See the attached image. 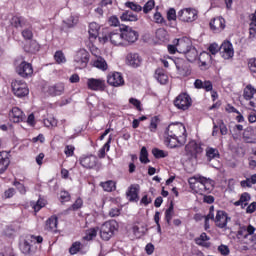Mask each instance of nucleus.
I'll use <instances>...</instances> for the list:
<instances>
[{"label":"nucleus","mask_w":256,"mask_h":256,"mask_svg":"<svg viewBox=\"0 0 256 256\" xmlns=\"http://www.w3.org/2000/svg\"><path fill=\"white\" fill-rule=\"evenodd\" d=\"M164 142L170 149H175L179 145H185L187 142V130L181 122H174L168 125L164 130Z\"/></svg>","instance_id":"f257e3e1"},{"label":"nucleus","mask_w":256,"mask_h":256,"mask_svg":"<svg viewBox=\"0 0 256 256\" xmlns=\"http://www.w3.org/2000/svg\"><path fill=\"white\" fill-rule=\"evenodd\" d=\"M188 183L192 191L203 195V193H209L213 190L214 182L211 179H207L203 176H194L188 179Z\"/></svg>","instance_id":"f03ea898"},{"label":"nucleus","mask_w":256,"mask_h":256,"mask_svg":"<svg viewBox=\"0 0 256 256\" xmlns=\"http://www.w3.org/2000/svg\"><path fill=\"white\" fill-rule=\"evenodd\" d=\"M237 239H240L241 241H245V239H248V241H245L246 245L256 243L255 228L253 227V225L240 226L237 232Z\"/></svg>","instance_id":"7ed1b4c3"},{"label":"nucleus","mask_w":256,"mask_h":256,"mask_svg":"<svg viewBox=\"0 0 256 256\" xmlns=\"http://www.w3.org/2000/svg\"><path fill=\"white\" fill-rule=\"evenodd\" d=\"M100 43H107L110 41L112 45H125L124 38H123V31L119 32H110L109 34H103L99 36Z\"/></svg>","instance_id":"20e7f679"},{"label":"nucleus","mask_w":256,"mask_h":256,"mask_svg":"<svg viewBox=\"0 0 256 256\" xmlns=\"http://www.w3.org/2000/svg\"><path fill=\"white\" fill-rule=\"evenodd\" d=\"M199 12L195 10V8H184L178 11V19L182 21V23H193V21H197Z\"/></svg>","instance_id":"39448f33"},{"label":"nucleus","mask_w":256,"mask_h":256,"mask_svg":"<svg viewBox=\"0 0 256 256\" xmlns=\"http://www.w3.org/2000/svg\"><path fill=\"white\" fill-rule=\"evenodd\" d=\"M117 230V222L116 221H108L102 224L100 228V237L103 241H109L111 237L115 234Z\"/></svg>","instance_id":"423d86ee"},{"label":"nucleus","mask_w":256,"mask_h":256,"mask_svg":"<svg viewBox=\"0 0 256 256\" xmlns=\"http://www.w3.org/2000/svg\"><path fill=\"white\" fill-rule=\"evenodd\" d=\"M11 88L16 97L22 98L29 95V87H27V83H25V81L14 80L11 83Z\"/></svg>","instance_id":"0eeeda50"},{"label":"nucleus","mask_w":256,"mask_h":256,"mask_svg":"<svg viewBox=\"0 0 256 256\" xmlns=\"http://www.w3.org/2000/svg\"><path fill=\"white\" fill-rule=\"evenodd\" d=\"M174 105L177 109H180V111H187V109L193 105V100L189 94L181 93L175 98Z\"/></svg>","instance_id":"6e6552de"},{"label":"nucleus","mask_w":256,"mask_h":256,"mask_svg":"<svg viewBox=\"0 0 256 256\" xmlns=\"http://www.w3.org/2000/svg\"><path fill=\"white\" fill-rule=\"evenodd\" d=\"M185 151L187 159H189V161H193V159H197V155H199V153H203V148L201 145L197 144V142L190 141L185 146Z\"/></svg>","instance_id":"1a4fd4ad"},{"label":"nucleus","mask_w":256,"mask_h":256,"mask_svg":"<svg viewBox=\"0 0 256 256\" xmlns=\"http://www.w3.org/2000/svg\"><path fill=\"white\" fill-rule=\"evenodd\" d=\"M74 62L79 69H85L89 63V52L85 49L78 50L74 56Z\"/></svg>","instance_id":"9d476101"},{"label":"nucleus","mask_w":256,"mask_h":256,"mask_svg":"<svg viewBox=\"0 0 256 256\" xmlns=\"http://www.w3.org/2000/svg\"><path fill=\"white\" fill-rule=\"evenodd\" d=\"M86 85L90 91H105L106 84L103 78H88Z\"/></svg>","instance_id":"9b49d317"},{"label":"nucleus","mask_w":256,"mask_h":256,"mask_svg":"<svg viewBox=\"0 0 256 256\" xmlns=\"http://www.w3.org/2000/svg\"><path fill=\"white\" fill-rule=\"evenodd\" d=\"M16 73H18L20 77L27 79V77H31V75H33V66L31 63L23 61L16 68Z\"/></svg>","instance_id":"f8f14e48"},{"label":"nucleus","mask_w":256,"mask_h":256,"mask_svg":"<svg viewBox=\"0 0 256 256\" xmlns=\"http://www.w3.org/2000/svg\"><path fill=\"white\" fill-rule=\"evenodd\" d=\"M122 37L125 43H135L137 39H139V33L133 30L131 27L126 26L124 30H122Z\"/></svg>","instance_id":"ddd939ff"},{"label":"nucleus","mask_w":256,"mask_h":256,"mask_svg":"<svg viewBox=\"0 0 256 256\" xmlns=\"http://www.w3.org/2000/svg\"><path fill=\"white\" fill-rule=\"evenodd\" d=\"M126 65L132 67L133 69H137V67H141V63H143V58L139 56L138 53H129L126 55Z\"/></svg>","instance_id":"4468645a"},{"label":"nucleus","mask_w":256,"mask_h":256,"mask_svg":"<svg viewBox=\"0 0 256 256\" xmlns=\"http://www.w3.org/2000/svg\"><path fill=\"white\" fill-rule=\"evenodd\" d=\"M107 83H109L112 87H121L125 85V80L123 79V75L119 72L111 73L107 78Z\"/></svg>","instance_id":"2eb2a0df"},{"label":"nucleus","mask_w":256,"mask_h":256,"mask_svg":"<svg viewBox=\"0 0 256 256\" xmlns=\"http://www.w3.org/2000/svg\"><path fill=\"white\" fill-rule=\"evenodd\" d=\"M214 221L216 223V227H219V229H225V227H227V223L231 221V218L227 217L225 211L220 210L217 212Z\"/></svg>","instance_id":"dca6fc26"},{"label":"nucleus","mask_w":256,"mask_h":256,"mask_svg":"<svg viewBox=\"0 0 256 256\" xmlns=\"http://www.w3.org/2000/svg\"><path fill=\"white\" fill-rule=\"evenodd\" d=\"M9 119L13 123H21L25 121V113L19 107H13L9 112Z\"/></svg>","instance_id":"f3484780"},{"label":"nucleus","mask_w":256,"mask_h":256,"mask_svg":"<svg viewBox=\"0 0 256 256\" xmlns=\"http://www.w3.org/2000/svg\"><path fill=\"white\" fill-rule=\"evenodd\" d=\"M210 29L213 33H221L225 29V18L216 17L210 21Z\"/></svg>","instance_id":"a211bd4d"},{"label":"nucleus","mask_w":256,"mask_h":256,"mask_svg":"<svg viewBox=\"0 0 256 256\" xmlns=\"http://www.w3.org/2000/svg\"><path fill=\"white\" fill-rule=\"evenodd\" d=\"M173 43L177 46L178 53H187V50L191 48V42L187 38L175 39Z\"/></svg>","instance_id":"6ab92c4d"},{"label":"nucleus","mask_w":256,"mask_h":256,"mask_svg":"<svg viewBox=\"0 0 256 256\" xmlns=\"http://www.w3.org/2000/svg\"><path fill=\"white\" fill-rule=\"evenodd\" d=\"M220 53L223 59H231V57H233V55L235 54L233 50V44H231V42L229 41L222 43V45L220 46Z\"/></svg>","instance_id":"aec40b11"},{"label":"nucleus","mask_w":256,"mask_h":256,"mask_svg":"<svg viewBox=\"0 0 256 256\" xmlns=\"http://www.w3.org/2000/svg\"><path fill=\"white\" fill-rule=\"evenodd\" d=\"M175 65L178 74L182 77H189V75H191V68H189V65L184 60H176Z\"/></svg>","instance_id":"412c9836"},{"label":"nucleus","mask_w":256,"mask_h":256,"mask_svg":"<svg viewBox=\"0 0 256 256\" xmlns=\"http://www.w3.org/2000/svg\"><path fill=\"white\" fill-rule=\"evenodd\" d=\"M97 161L96 156H84L80 159V165L85 169H95V167H97Z\"/></svg>","instance_id":"4be33fe9"},{"label":"nucleus","mask_w":256,"mask_h":256,"mask_svg":"<svg viewBox=\"0 0 256 256\" xmlns=\"http://www.w3.org/2000/svg\"><path fill=\"white\" fill-rule=\"evenodd\" d=\"M65 92V84L57 83L52 86H49L48 93L52 95V97H57L58 95H63Z\"/></svg>","instance_id":"5701e85b"},{"label":"nucleus","mask_w":256,"mask_h":256,"mask_svg":"<svg viewBox=\"0 0 256 256\" xmlns=\"http://www.w3.org/2000/svg\"><path fill=\"white\" fill-rule=\"evenodd\" d=\"M126 195L129 201H139V184H132L128 188Z\"/></svg>","instance_id":"b1692460"},{"label":"nucleus","mask_w":256,"mask_h":256,"mask_svg":"<svg viewBox=\"0 0 256 256\" xmlns=\"http://www.w3.org/2000/svg\"><path fill=\"white\" fill-rule=\"evenodd\" d=\"M154 77L161 85H166V83L169 81V76L163 68H157Z\"/></svg>","instance_id":"393cba45"},{"label":"nucleus","mask_w":256,"mask_h":256,"mask_svg":"<svg viewBox=\"0 0 256 256\" xmlns=\"http://www.w3.org/2000/svg\"><path fill=\"white\" fill-rule=\"evenodd\" d=\"M211 238L207 236V233L203 232L200 237L195 238L196 245H199L200 247H205L206 249H209L211 247V242L209 241Z\"/></svg>","instance_id":"a878e982"},{"label":"nucleus","mask_w":256,"mask_h":256,"mask_svg":"<svg viewBox=\"0 0 256 256\" xmlns=\"http://www.w3.org/2000/svg\"><path fill=\"white\" fill-rule=\"evenodd\" d=\"M195 89H205V91H213V84L211 81H204L201 79H196L194 82Z\"/></svg>","instance_id":"bb28decb"},{"label":"nucleus","mask_w":256,"mask_h":256,"mask_svg":"<svg viewBox=\"0 0 256 256\" xmlns=\"http://www.w3.org/2000/svg\"><path fill=\"white\" fill-rule=\"evenodd\" d=\"M221 155L219 154V150L217 148L213 147H207L206 148V159L207 161L211 162L213 159H219Z\"/></svg>","instance_id":"cd10ccee"},{"label":"nucleus","mask_w":256,"mask_h":256,"mask_svg":"<svg viewBox=\"0 0 256 256\" xmlns=\"http://www.w3.org/2000/svg\"><path fill=\"white\" fill-rule=\"evenodd\" d=\"M11 25L16 27V29L27 27V20L23 17L14 16L11 19Z\"/></svg>","instance_id":"c85d7f7f"},{"label":"nucleus","mask_w":256,"mask_h":256,"mask_svg":"<svg viewBox=\"0 0 256 256\" xmlns=\"http://www.w3.org/2000/svg\"><path fill=\"white\" fill-rule=\"evenodd\" d=\"M89 39H97L99 37V24L92 22L89 24Z\"/></svg>","instance_id":"c756f323"},{"label":"nucleus","mask_w":256,"mask_h":256,"mask_svg":"<svg viewBox=\"0 0 256 256\" xmlns=\"http://www.w3.org/2000/svg\"><path fill=\"white\" fill-rule=\"evenodd\" d=\"M248 201H251V195H249V193L247 192H244L241 195L240 199L234 203V205L236 207H239V205H241V207H247Z\"/></svg>","instance_id":"7c9ffc66"},{"label":"nucleus","mask_w":256,"mask_h":256,"mask_svg":"<svg viewBox=\"0 0 256 256\" xmlns=\"http://www.w3.org/2000/svg\"><path fill=\"white\" fill-rule=\"evenodd\" d=\"M255 95V88L249 84L244 88L243 97L246 99V101H251L253 99V96Z\"/></svg>","instance_id":"2f4dec72"},{"label":"nucleus","mask_w":256,"mask_h":256,"mask_svg":"<svg viewBox=\"0 0 256 256\" xmlns=\"http://www.w3.org/2000/svg\"><path fill=\"white\" fill-rule=\"evenodd\" d=\"M46 231H56L57 229V217L52 216L46 221Z\"/></svg>","instance_id":"473e14b6"},{"label":"nucleus","mask_w":256,"mask_h":256,"mask_svg":"<svg viewBox=\"0 0 256 256\" xmlns=\"http://www.w3.org/2000/svg\"><path fill=\"white\" fill-rule=\"evenodd\" d=\"M9 167V158L3 157V153L0 152V175L7 171Z\"/></svg>","instance_id":"72a5a7b5"},{"label":"nucleus","mask_w":256,"mask_h":256,"mask_svg":"<svg viewBox=\"0 0 256 256\" xmlns=\"http://www.w3.org/2000/svg\"><path fill=\"white\" fill-rule=\"evenodd\" d=\"M121 21H137L139 18L137 14H133L131 11H126L120 16Z\"/></svg>","instance_id":"f704fd0d"},{"label":"nucleus","mask_w":256,"mask_h":256,"mask_svg":"<svg viewBox=\"0 0 256 256\" xmlns=\"http://www.w3.org/2000/svg\"><path fill=\"white\" fill-rule=\"evenodd\" d=\"M93 65L97 69H101V71H107V61H105V59L102 57H98L96 60H94Z\"/></svg>","instance_id":"c9c22d12"},{"label":"nucleus","mask_w":256,"mask_h":256,"mask_svg":"<svg viewBox=\"0 0 256 256\" xmlns=\"http://www.w3.org/2000/svg\"><path fill=\"white\" fill-rule=\"evenodd\" d=\"M97 237V229L96 228H91L86 230L85 235L83 236V239L85 241H93Z\"/></svg>","instance_id":"e433bc0d"},{"label":"nucleus","mask_w":256,"mask_h":256,"mask_svg":"<svg viewBox=\"0 0 256 256\" xmlns=\"http://www.w3.org/2000/svg\"><path fill=\"white\" fill-rule=\"evenodd\" d=\"M186 55V59L193 63L197 59V49L195 48H190L187 50V52L184 53Z\"/></svg>","instance_id":"4c0bfd02"},{"label":"nucleus","mask_w":256,"mask_h":256,"mask_svg":"<svg viewBox=\"0 0 256 256\" xmlns=\"http://www.w3.org/2000/svg\"><path fill=\"white\" fill-rule=\"evenodd\" d=\"M101 187H102V189H104V191L111 193V191H115V182L111 181V180L102 182Z\"/></svg>","instance_id":"58836bf2"},{"label":"nucleus","mask_w":256,"mask_h":256,"mask_svg":"<svg viewBox=\"0 0 256 256\" xmlns=\"http://www.w3.org/2000/svg\"><path fill=\"white\" fill-rule=\"evenodd\" d=\"M64 23L65 25H67V27H75V25L79 23V18L77 16L71 15L70 17L64 20Z\"/></svg>","instance_id":"ea45409f"},{"label":"nucleus","mask_w":256,"mask_h":256,"mask_svg":"<svg viewBox=\"0 0 256 256\" xmlns=\"http://www.w3.org/2000/svg\"><path fill=\"white\" fill-rule=\"evenodd\" d=\"M132 231L136 237H143V235H145V231H147V228H145V226H133Z\"/></svg>","instance_id":"a19ab883"},{"label":"nucleus","mask_w":256,"mask_h":256,"mask_svg":"<svg viewBox=\"0 0 256 256\" xmlns=\"http://www.w3.org/2000/svg\"><path fill=\"white\" fill-rule=\"evenodd\" d=\"M199 61L201 65L205 66L209 61H211V54L209 52H202L199 56Z\"/></svg>","instance_id":"79ce46f5"},{"label":"nucleus","mask_w":256,"mask_h":256,"mask_svg":"<svg viewBox=\"0 0 256 256\" xmlns=\"http://www.w3.org/2000/svg\"><path fill=\"white\" fill-rule=\"evenodd\" d=\"M156 37L159 41H167L168 33L165 28H160L156 31Z\"/></svg>","instance_id":"37998d69"},{"label":"nucleus","mask_w":256,"mask_h":256,"mask_svg":"<svg viewBox=\"0 0 256 256\" xmlns=\"http://www.w3.org/2000/svg\"><path fill=\"white\" fill-rule=\"evenodd\" d=\"M165 219L168 225H171V220L173 219V203L170 204L169 208L165 212Z\"/></svg>","instance_id":"c03bdc74"},{"label":"nucleus","mask_w":256,"mask_h":256,"mask_svg":"<svg viewBox=\"0 0 256 256\" xmlns=\"http://www.w3.org/2000/svg\"><path fill=\"white\" fill-rule=\"evenodd\" d=\"M140 161L141 163H149V153L146 147H142L140 151Z\"/></svg>","instance_id":"a18cd8bd"},{"label":"nucleus","mask_w":256,"mask_h":256,"mask_svg":"<svg viewBox=\"0 0 256 256\" xmlns=\"http://www.w3.org/2000/svg\"><path fill=\"white\" fill-rule=\"evenodd\" d=\"M126 7H128L132 11H135L136 13L143 11V7L135 2H126Z\"/></svg>","instance_id":"49530a36"},{"label":"nucleus","mask_w":256,"mask_h":256,"mask_svg":"<svg viewBox=\"0 0 256 256\" xmlns=\"http://www.w3.org/2000/svg\"><path fill=\"white\" fill-rule=\"evenodd\" d=\"M81 251V242H74L69 249L70 255H77Z\"/></svg>","instance_id":"de8ad7c7"},{"label":"nucleus","mask_w":256,"mask_h":256,"mask_svg":"<svg viewBox=\"0 0 256 256\" xmlns=\"http://www.w3.org/2000/svg\"><path fill=\"white\" fill-rule=\"evenodd\" d=\"M159 125V118L157 116H154L151 118L149 129L152 133H155L157 131V126Z\"/></svg>","instance_id":"09e8293b"},{"label":"nucleus","mask_w":256,"mask_h":256,"mask_svg":"<svg viewBox=\"0 0 256 256\" xmlns=\"http://www.w3.org/2000/svg\"><path fill=\"white\" fill-rule=\"evenodd\" d=\"M208 51H209V53H211V55H217V53H219V51H221V46H219V44H217V43H212L208 47Z\"/></svg>","instance_id":"8fccbe9b"},{"label":"nucleus","mask_w":256,"mask_h":256,"mask_svg":"<svg viewBox=\"0 0 256 256\" xmlns=\"http://www.w3.org/2000/svg\"><path fill=\"white\" fill-rule=\"evenodd\" d=\"M54 59L58 64L65 63V61H67L65 59V54H63L62 51H57L54 55Z\"/></svg>","instance_id":"3c124183"},{"label":"nucleus","mask_w":256,"mask_h":256,"mask_svg":"<svg viewBox=\"0 0 256 256\" xmlns=\"http://www.w3.org/2000/svg\"><path fill=\"white\" fill-rule=\"evenodd\" d=\"M155 8V1L154 0H149L143 7V12L145 14L149 13L150 11H153Z\"/></svg>","instance_id":"603ef678"},{"label":"nucleus","mask_w":256,"mask_h":256,"mask_svg":"<svg viewBox=\"0 0 256 256\" xmlns=\"http://www.w3.org/2000/svg\"><path fill=\"white\" fill-rule=\"evenodd\" d=\"M46 202L43 199H39L35 204H33V209L35 211V213L41 211V209H43V207H45Z\"/></svg>","instance_id":"864d4df0"},{"label":"nucleus","mask_w":256,"mask_h":256,"mask_svg":"<svg viewBox=\"0 0 256 256\" xmlns=\"http://www.w3.org/2000/svg\"><path fill=\"white\" fill-rule=\"evenodd\" d=\"M83 207V200L81 198H77L75 203L69 208L70 211H77V209H81Z\"/></svg>","instance_id":"5fc2aeb1"},{"label":"nucleus","mask_w":256,"mask_h":256,"mask_svg":"<svg viewBox=\"0 0 256 256\" xmlns=\"http://www.w3.org/2000/svg\"><path fill=\"white\" fill-rule=\"evenodd\" d=\"M152 154L154 155V157H156V159H163L164 157H167V154L165 153V151L159 150L157 148H154L152 150Z\"/></svg>","instance_id":"6e6d98bb"},{"label":"nucleus","mask_w":256,"mask_h":256,"mask_svg":"<svg viewBox=\"0 0 256 256\" xmlns=\"http://www.w3.org/2000/svg\"><path fill=\"white\" fill-rule=\"evenodd\" d=\"M218 251L223 256H227L231 253V250L229 249V246H227L225 244H222V245L218 246Z\"/></svg>","instance_id":"4d7b16f0"},{"label":"nucleus","mask_w":256,"mask_h":256,"mask_svg":"<svg viewBox=\"0 0 256 256\" xmlns=\"http://www.w3.org/2000/svg\"><path fill=\"white\" fill-rule=\"evenodd\" d=\"M167 19L168 21H175L177 19V12L175 8H170L167 12Z\"/></svg>","instance_id":"13d9d810"},{"label":"nucleus","mask_w":256,"mask_h":256,"mask_svg":"<svg viewBox=\"0 0 256 256\" xmlns=\"http://www.w3.org/2000/svg\"><path fill=\"white\" fill-rule=\"evenodd\" d=\"M20 249L22 251V253L27 254L31 252V244H29V242L24 241L21 245H20Z\"/></svg>","instance_id":"bf43d9fd"},{"label":"nucleus","mask_w":256,"mask_h":256,"mask_svg":"<svg viewBox=\"0 0 256 256\" xmlns=\"http://www.w3.org/2000/svg\"><path fill=\"white\" fill-rule=\"evenodd\" d=\"M64 153H65L66 157H73V155L75 153V146L67 145L65 147Z\"/></svg>","instance_id":"052dcab7"},{"label":"nucleus","mask_w":256,"mask_h":256,"mask_svg":"<svg viewBox=\"0 0 256 256\" xmlns=\"http://www.w3.org/2000/svg\"><path fill=\"white\" fill-rule=\"evenodd\" d=\"M243 139L246 143H253V137H251V130H244Z\"/></svg>","instance_id":"680f3d73"},{"label":"nucleus","mask_w":256,"mask_h":256,"mask_svg":"<svg viewBox=\"0 0 256 256\" xmlns=\"http://www.w3.org/2000/svg\"><path fill=\"white\" fill-rule=\"evenodd\" d=\"M248 67H249L251 73H256V58L249 59Z\"/></svg>","instance_id":"e2e57ef3"},{"label":"nucleus","mask_w":256,"mask_h":256,"mask_svg":"<svg viewBox=\"0 0 256 256\" xmlns=\"http://www.w3.org/2000/svg\"><path fill=\"white\" fill-rule=\"evenodd\" d=\"M22 37L26 40L33 39V31H31V29H24L22 31Z\"/></svg>","instance_id":"0e129e2a"},{"label":"nucleus","mask_w":256,"mask_h":256,"mask_svg":"<svg viewBox=\"0 0 256 256\" xmlns=\"http://www.w3.org/2000/svg\"><path fill=\"white\" fill-rule=\"evenodd\" d=\"M44 124L46 125V127H57V119L55 118L46 119L44 120Z\"/></svg>","instance_id":"69168bd1"},{"label":"nucleus","mask_w":256,"mask_h":256,"mask_svg":"<svg viewBox=\"0 0 256 256\" xmlns=\"http://www.w3.org/2000/svg\"><path fill=\"white\" fill-rule=\"evenodd\" d=\"M108 23L111 27H119V18H117V16H112L109 18Z\"/></svg>","instance_id":"338daca9"},{"label":"nucleus","mask_w":256,"mask_h":256,"mask_svg":"<svg viewBox=\"0 0 256 256\" xmlns=\"http://www.w3.org/2000/svg\"><path fill=\"white\" fill-rule=\"evenodd\" d=\"M129 103H131V105H134V107H136L138 111H141V101L135 98H130Z\"/></svg>","instance_id":"774afa93"}]
</instances>
